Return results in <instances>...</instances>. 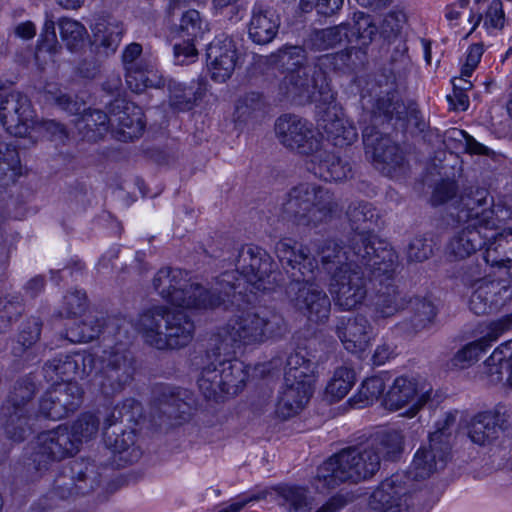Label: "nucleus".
Listing matches in <instances>:
<instances>
[{
    "label": "nucleus",
    "instance_id": "nucleus-1",
    "mask_svg": "<svg viewBox=\"0 0 512 512\" xmlns=\"http://www.w3.org/2000/svg\"><path fill=\"white\" fill-rule=\"evenodd\" d=\"M287 325L281 314L270 309L244 312L230 319L211 337L208 356L213 361L198 378L206 399L218 401L225 394L237 395L248 377L245 365L235 355L244 346L261 345L282 338Z\"/></svg>",
    "mask_w": 512,
    "mask_h": 512
},
{
    "label": "nucleus",
    "instance_id": "nucleus-2",
    "mask_svg": "<svg viewBox=\"0 0 512 512\" xmlns=\"http://www.w3.org/2000/svg\"><path fill=\"white\" fill-rule=\"evenodd\" d=\"M107 333L108 343L99 357L100 368L94 382L106 396L120 393L136 371L135 358L130 350L134 338V323L124 316L87 317L77 330L69 329L66 338L73 343L90 342L100 333Z\"/></svg>",
    "mask_w": 512,
    "mask_h": 512
},
{
    "label": "nucleus",
    "instance_id": "nucleus-3",
    "mask_svg": "<svg viewBox=\"0 0 512 512\" xmlns=\"http://www.w3.org/2000/svg\"><path fill=\"white\" fill-rule=\"evenodd\" d=\"M275 252L291 278L286 293L294 307L312 322L327 321L331 302L326 292L312 282L318 261L311 256L310 249L284 238L277 242Z\"/></svg>",
    "mask_w": 512,
    "mask_h": 512
},
{
    "label": "nucleus",
    "instance_id": "nucleus-4",
    "mask_svg": "<svg viewBox=\"0 0 512 512\" xmlns=\"http://www.w3.org/2000/svg\"><path fill=\"white\" fill-rule=\"evenodd\" d=\"M235 270L226 271L218 276L214 286L216 294L229 298L232 293L239 295L272 291L284 283L283 275L274 269L271 256L261 247L244 245L234 259Z\"/></svg>",
    "mask_w": 512,
    "mask_h": 512
},
{
    "label": "nucleus",
    "instance_id": "nucleus-5",
    "mask_svg": "<svg viewBox=\"0 0 512 512\" xmlns=\"http://www.w3.org/2000/svg\"><path fill=\"white\" fill-rule=\"evenodd\" d=\"M304 52L299 46H289L279 51V61L289 70L281 81L280 89L288 97L314 102L318 108L334 103L336 93L328 82L326 72L320 70L317 62L303 65Z\"/></svg>",
    "mask_w": 512,
    "mask_h": 512
},
{
    "label": "nucleus",
    "instance_id": "nucleus-6",
    "mask_svg": "<svg viewBox=\"0 0 512 512\" xmlns=\"http://www.w3.org/2000/svg\"><path fill=\"white\" fill-rule=\"evenodd\" d=\"M144 342L158 350H176L189 345L194 337V321L180 310L165 305L144 310L134 324Z\"/></svg>",
    "mask_w": 512,
    "mask_h": 512
},
{
    "label": "nucleus",
    "instance_id": "nucleus-7",
    "mask_svg": "<svg viewBox=\"0 0 512 512\" xmlns=\"http://www.w3.org/2000/svg\"><path fill=\"white\" fill-rule=\"evenodd\" d=\"M341 211L339 199L329 189L315 183H300L286 194L283 219L298 226L316 227Z\"/></svg>",
    "mask_w": 512,
    "mask_h": 512
},
{
    "label": "nucleus",
    "instance_id": "nucleus-8",
    "mask_svg": "<svg viewBox=\"0 0 512 512\" xmlns=\"http://www.w3.org/2000/svg\"><path fill=\"white\" fill-rule=\"evenodd\" d=\"M381 462L367 442L342 449L317 469L318 489H333L345 482L357 483L373 477Z\"/></svg>",
    "mask_w": 512,
    "mask_h": 512
},
{
    "label": "nucleus",
    "instance_id": "nucleus-9",
    "mask_svg": "<svg viewBox=\"0 0 512 512\" xmlns=\"http://www.w3.org/2000/svg\"><path fill=\"white\" fill-rule=\"evenodd\" d=\"M153 288L167 302L187 309H214L223 304V297L216 294L214 284L204 288L191 283L187 273L178 268L160 269L153 278Z\"/></svg>",
    "mask_w": 512,
    "mask_h": 512
},
{
    "label": "nucleus",
    "instance_id": "nucleus-10",
    "mask_svg": "<svg viewBox=\"0 0 512 512\" xmlns=\"http://www.w3.org/2000/svg\"><path fill=\"white\" fill-rule=\"evenodd\" d=\"M35 393L36 385L32 379L21 378L14 383L2 406L5 433L13 441H23L30 431Z\"/></svg>",
    "mask_w": 512,
    "mask_h": 512
},
{
    "label": "nucleus",
    "instance_id": "nucleus-11",
    "mask_svg": "<svg viewBox=\"0 0 512 512\" xmlns=\"http://www.w3.org/2000/svg\"><path fill=\"white\" fill-rule=\"evenodd\" d=\"M433 387L425 379L396 377L385 394V407L391 411L407 408L404 415L414 417L432 398Z\"/></svg>",
    "mask_w": 512,
    "mask_h": 512
},
{
    "label": "nucleus",
    "instance_id": "nucleus-12",
    "mask_svg": "<svg viewBox=\"0 0 512 512\" xmlns=\"http://www.w3.org/2000/svg\"><path fill=\"white\" fill-rule=\"evenodd\" d=\"M78 451L77 440L71 434L69 427L59 425L37 435L33 461L37 470L45 471L53 464L73 457Z\"/></svg>",
    "mask_w": 512,
    "mask_h": 512
},
{
    "label": "nucleus",
    "instance_id": "nucleus-13",
    "mask_svg": "<svg viewBox=\"0 0 512 512\" xmlns=\"http://www.w3.org/2000/svg\"><path fill=\"white\" fill-rule=\"evenodd\" d=\"M275 134L283 146L308 157L322 143V135L314 125L294 114H284L276 120Z\"/></svg>",
    "mask_w": 512,
    "mask_h": 512
},
{
    "label": "nucleus",
    "instance_id": "nucleus-14",
    "mask_svg": "<svg viewBox=\"0 0 512 512\" xmlns=\"http://www.w3.org/2000/svg\"><path fill=\"white\" fill-rule=\"evenodd\" d=\"M329 292L340 309L349 311L363 303L367 296V283L361 266L337 271L329 281Z\"/></svg>",
    "mask_w": 512,
    "mask_h": 512
},
{
    "label": "nucleus",
    "instance_id": "nucleus-15",
    "mask_svg": "<svg viewBox=\"0 0 512 512\" xmlns=\"http://www.w3.org/2000/svg\"><path fill=\"white\" fill-rule=\"evenodd\" d=\"M82 395L77 382L55 383L40 398L39 413L45 418L61 420L80 407Z\"/></svg>",
    "mask_w": 512,
    "mask_h": 512
},
{
    "label": "nucleus",
    "instance_id": "nucleus-16",
    "mask_svg": "<svg viewBox=\"0 0 512 512\" xmlns=\"http://www.w3.org/2000/svg\"><path fill=\"white\" fill-rule=\"evenodd\" d=\"M100 474L96 464L77 459L70 463L63 474L55 479V492L60 498L84 495L98 487Z\"/></svg>",
    "mask_w": 512,
    "mask_h": 512
},
{
    "label": "nucleus",
    "instance_id": "nucleus-17",
    "mask_svg": "<svg viewBox=\"0 0 512 512\" xmlns=\"http://www.w3.org/2000/svg\"><path fill=\"white\" fill-rule=\"evenodd\" d=\"M351 250L358 260V264L368 268L375 276L386 275L390 277L398 266L396 251L376 235L366 241L365 244L353 242Z\"/></svg>",
    "mask_w": 512,
    "mask_h": 512
},
{
    "label": "nucleus",
    "instance_id": "nucleus-18",
    "mask_svg": "<svg viewBox=\"0 0 512 512\" xmlns=\"http://www.w3.org/2000/svg\"><path fill=\"white\" fill-rule=\"evenodd\" d=\"M363 144L366 156L386 175H392L404 162L398 145L375 127H363Z\"/></svg>",
    "mask_w": 512,
    "mask_h": 512
},
{
    "label": "nucleus",
    "instance_id": "nucleus-19",
    "mask_svg": "<svg viewBox=\"0 0 512 512\" xmlns=\"http://www.w3.org/2000/svg\"><path fill=\"white\" fill-rule=\"evenodd\" d=\"M0 120L6 131L16 137L26 136L36 124L29 98L20 92L9 93L0 106Z\"/></svg>",
    "mask_w": 512,
    "mask_h": 512
},
{
    "label": "nucleus",
    "instance_id": "nucleus-20",
    "mask_svg": "<svg viewBox=\"0 0 512 512\" xmlns=\"http://www.w3.org/2000/svg\"><path fill=\"white\" fill-rule=\"evenodd\" d=\"M108 111L112 133L117 140L127 142L142 134L145 123L139 106L117 98L109 104Z\"/></svg>",
    "mask_w": 512,
    "mask_h": 512
},
{
    "label": "nucleus",
    "instance_id": "nucleus-21",
    "mask_svg": "<svg viewBox=\"0 0 512 512\" xmlns=\"http://www.w3.org/2000/svg\"><path fill=\"white\" fill-rule=\"evenodd\" d=\"M512 327V316L507 315L501 319L493 321L485 326L481 331L482 336L472 341L456 352L452 358V366L465 369L478 361L480 355L484 353L493 342Z\"/></svg>",
    "mask_w": 512,
    "mask_h": 512
},
{
    "label": "nucleus",
    "instance_id": "nucleus-22",
    "mask_svg": "<svg viewBox=\"0 0 512 512\" xmlns=\"http://www.w3.org/2000/svg\"><path fill=\"white\" fill-rule=\"evenodd\" d=\"M96 359L89 353H75L73 355H63L45 363L43 370L45 378L56 382L61 379L62 382L72 381V379L85 378L92 375L96 369Z\"/></svg>",
    "mask_w": 512,
    "mask_h": 512
},
{
    "label": "nucleus",
    "instance_id": "nucleus-23",
    "mask_svg": "<svg viewBox=\"0 0 512 512\" xmlns=\"http://www.w3.org/2000/svg\"><path fill=\"white\" fill-rule=\"evenodd\" d=\"M117 418L114 414L108 416L103 425V440L106 447L114 454L118 465L137 462L142 451L135 446V433L132 430L123 431L116 427Z\"/></svg>",
    "mask_w": 512,
    "mask_h": 512
},
{
    "label": "nucleus",
    "instance_id": "nucleus-24",
    "mask_svg": "<svg viewBox=\"0 0 512 512\" xmlns=\"http://www.w3.org/2000/svg\"><path fill=\"white\" fill-rule=\"evenodd\" d=\"M206 57L211 78L219 83L225 82L232 76L238 59L234 40L226 35L217 36L208 45Z\"/></svg>",
    "mask_w": 512,
    "mask_h": 512
},
{
    "label": "nucleus",
    "instance_id": "nucleus-25",
    "mask_svg": "<svg viewBox=\"0 0 512 512\" xmlns=\"http://www.w3.org/2000/svg\"><path fill=\"white\" fill-rule=\"evenodd\" d=\"M404 476L395 474L385 479L371 495V504L378 512H406L407 488Z\"/></svg>",
    "mask_w": 512,
    "mask_h": 512
},
{
    "label": "nucleus",
    "instance_id": "nucleus-26",
    "mask_svg": "<svg viewBox=\"0 0 512 512\" xmlns=\"http://www.w3.org/2000/svg\"><path fill=\"white\" fill-rule=\"evenodd\" d=\"M448 455L447 443L442 446H432V442L429 441L427 445L421 446L415 453L407 472L408 477L413 480L429 478L433 473L445 467Z\"/></svg>",
    "mask_w": 512,
    "mask_h": 512
},
{
    "label": "nucleus",
    "instance_id": "nucleus-27",
    "mask_svg": "<svg viewBox=\"0 0 512 512\" xmlns=\"http://www.w3.org/2000/svg\"><path fill=\"white\" fill-rule=\"evenodd\" d=\"M280 27V17L276 11L262 3L256 2L251 9L248 23L249 38L256 44L270 43L277 35Z\"/></svg>",
    "mask_w": 512,
    "mask_h": 512
},
{
    "label": "nucleus",
    "instance_id": "nucleus-28",
    "mask_svg": "<svg viewBox=\"0 0 512 512\" xmlns=\"http://www.w3.org/2000/svg\"><path fill=\"white\" fill-rule=\"evenodd\" d=\"M307 162V169L325 181H342L351 174V167L335 153L328 151L321 143Z\"/></svg>",
    "mask_w": 512,
    "mask_h": 512
},
{
    "label": "nucleus",
    "instance_id": "nucleus-29",
    "mask_svg": "<svg viewBox=\"0 0 512 512\" xmlns=\"http://www.w3.org/2000/svg\"><path fill=\"white\" fill-rule=\"evenodd\" d=\"M313 387L314 385L308 382L284 381L276 404V415L286 420L299 414L309 402Z\"/></svg>",
    "mask_w": 512,
    "mask_h": 512
},
{
    "label": "nucleus",
    "instance_id": "nucleus-30",
    "mask_svg": "<svg viewBox=\"0 0 512 512\" xmlns=\"http://www.w3.org/2000/svg\"><path fill=\"white\" fill-rule=\"evenodd\" d=\"M325 107L322 117L323 129L328 138L335 146H348L354 143L358 138L356 127L344 117L341 108L334 103L323 104Z\"/></svg>",
    "mask_w": 512,
    "mask_h": 512
},
{
    "label": "nucleus",
    "instance_id": "nucleus-31",
    "mask_svg": "<svg viewBox=\"0 0 512 512\" xmlns=\"http://www.w3.org/2000/svg\"><path fill=\"white\" fill-rule=\"evenodd\" d=\"M503 422L504 414L500 408L479 412L468 422L467 435L477 445L491 444L498 439Z\"/></svg>",
    "mask_w": 512,
    "mask_h": 512
},
{
    "label": "nucleus",
    "instance_id": "nucleus-32",
    "mask_svg": "<svg viewBox=\"0 0 512 512\" xmlns=\"http://www.w3.org/2000/svg\"><path fill=\"white\" fill-rule=\"evenodd\" d=\"M406 105L399 99L394 91H388L378 96L371 103L370 111L362 114L360 123L364 127H375L386 121L403 119Z\"/></svg>",
    "mask_w": 512,
    "mask_h": 512
},
{
    "label": "nucleus",
    "instance_id": "nucleus-33",
    "mask_svg": "<svg viewBox=\"0 0 512 512\" xmlns=\"http://www.w3.org/2000/svg\"><path fill=\"white\" fill-rule=\"evenodd\" d=\"M336 333L344 348L355 353L363 351L368 345L372 327L366 317L357 315L340 319L336 326Z\"/></svg>",
    "mask_w": 512,
    "mask_h": 512
},
{
    "label": "nucleus",
    "instance_id": "nucleus-34",
    "mask_svg": "<svg viewBox=\"0 0 512 512\" xmlns=\"http://www.w3.org/2000/svg\"><path fill=\"white\" fill-rule=\"evenodd\" d=\"M486 238L488 233L477 229L475 225H465L450 238L446 247L447 257L451 261L463 260L482 248Z\"/></svg>",
    "mask_w": 512,
    "mask_h": 512
},
{
    "label": "nucleus",
    "instance_id": "nucleus-35",
    "mask_svg": "<svg viewBox=\"0 0 512 512\" xmlns=\"http://www.w3.org/2000/svg\"><path fill=\"white\" fill-rule=\"evenodd\" d=\"M315 246L321 266L330 277L337 271L343 272L358 265V260L354 257L350 246L347 251L337 241L331 239L323 240Z\"/></svg>",
    "mask_w": 512,
    "mask_h": 512
},
{
    "label": "nucleus",
    "instance_id": "nucleus-36",
    "mask_svg": "<svg viewBox=\"0 0 512 512\" xmlns=\"http://www.w3.org/2000/svg\"><path fill=\"white\" fill-rule=\"evenodd\" d=\"M347 217L354 231L350 238V246L353 242L365 244L370 238L374 237L372 233L373 226L377 224L378 215L372 204L368 202L351 203L347 210Z\"/></svg>",
    "mask_w": 512,
    "mask_h": 512
},
{
    "label": "nucleus",
    "instance_id": "nucleus-37",
    "mask_svg": "<svg viewBox=\"0 0 512 512\" xmlns=\"http://www.w3.org/2000/svg\"><path fill=\"white\" fill-rule=\"evenodd\" d=\"M502 291L507 293L508 289L500 282H482L469 298V309L479 316L498 311L505 300Z\"/></svg>",
    "mask_w": 512,
    "mask_h": 512
},
{
    "label": "nucleus",
    "instance_id": "nucleus-38",
    "mask_svg": "<svg viewBox=\"0 0 512 512\" xmlns=\"http://www.w3.org/2000/svg\"><path fill=\"white\" fill-rule=\"evenodd\" d=\"M484 245L483 260L486 266L510 267L512 264V228L504 229L495 235L492 232L488 233Z\"/></svg>",
    "mask_w": 512,
    "mask_h": 512
},
{
    "label": "nucleus",
    "instance_id": "nucleus-39",
    "mask_svg": "<svg viewBox=\"0 0 512 512\" xmlns=\"http://www.w3.org/2000/svg\"><path fill=\"white\" fill-rule=\"evenodd\" d=\"M275 501L287 512H310L315 500L309 489L297 485H281L273 488Z\"/></svg>",
    "mask_w": 512,
    "mask_h": 512
},
{
    "label": "nucleus",
    "instance_id": "nucleus-40",
    "mask_svg": "<svg viewBox=\"0 0 512 512\" xmlns=\"http://www.w3.org/2000/svg\"><path fill=\"white\" fill-rule=\"evenodd\" d=\"M375 451L379 461H394L400 457L404 447V436L398 430H385L371 436L366 441Z\"/></svg>",
    "mask_w": 512,
    "mask_h": 512
},
{
    "label": "nucleus",
    "instance_id": "nucleus-41",
    "mask_svg": "<svg viewBox=\"0 0 512 512\" xmlns=\"http://www.w3.org/2000/svg\"><path fill=\"white\" fill-rule=\"evenodd\" d=\"M75 127L82 139L92 142L98 141L111 128L109 113H104L101 110L83 109V114L75 120Z\"/></svg>",
    "mask_w": 512,
    "mask_h": 512
},
{
    "label": "nucleus",
    "instance_id": "nucleus-42",
    "mask_svg": "<svg viewBox=\"0 0 512 512\" xmlns=\"http://www.w3.org/2000/svg\"><path fill=\"white\" fill-rule=\"evenodd\" d=\"M316 364L307 358L306 351H295L291 353L286 360L284 370V381L287 382H315Z\"/></svg>",
    "mask_w": 512,
    "mask_h": 512
},
{
    "label": "nucleus",
    "instance_id": "nucleus-43",
    "mask_svg": "<svg viewBox=\"0 0 512 512\" xmlns=\"http://www.w3.org/2000/svg\"><path fill=\"white\" fill-rule=\"evenodd\" d=\"M266 103L260 93L250 92L240 97L236 104L234 118L240 124H253L264 118Z\"/></svg>",
    "mask_w": 512,
    "mask_h": 512
},
{
    "label": "nucleus",
    "instance_id": "nucleus-44",
    "mask_svg": "<svg viewBox=\"0 0 512 512\" xmlns=\"http://www.w3.org/2000/svg\"><path fill=\"white\" fill-rule=\"evenodd\" d=\"M125 72L127 86L135 93H141L147 88L159 87L163 82L150 62L131 66Z\"/></svg>",
    "mask_w": 512,
    "mask_h": 512
},
{
    "label": "nucleus",
    "instance_id": "nucleus-45",
    "mask_svg": "<svg viewBox=\"0 0 512 512\" xmlns=\"http://www.w3.org/2000/svg\"><path fill=\"white\" fill-rule=\"evenodd\" d=\"M189 392L187 390L163 387L160 389L157 400L161 411L169 417H180L186 414L190 404L188 403Z\"/></svg>",
    "mask_w": 512,
    "mask_h": 512
},
{
    "label": "nucleus",
    "instance_id": "nucleus-46",
    "mask_svg": "<svg viewBox=\"0 0 512 512\" xmlns=\"http://www.w3.org/2000/svg\"><path fill=\"white\" fill-rule=\"evenodd\" d=\"M347 24H340L338 26L315 30L313 31L307 41V45L315 51H322L334 48L335 46L346 42L349 38Z\"/></svg>",
    "mask_w": 512,
    "mask_h": 512
},
{
    "label": "nucleus",
    "instance_id": "nucleus-47",
    "mask_svg": "<svg viewBox=\"0 0 512 512\" xmlns=\"http://www.w3.org/2000/svg\"><path fill=\"white\" fill-rule=\"evenodd\" d=\"M21 172L17 146L14 143H0V185L14 183Z\"/></svg>",
    "mask_w": 512,
    "mask_h": 512
},
{
    "label": "nucleus",
    "instance_id": "nucleus-48",
    "mask_svg": "<svg viewBox=\"0 0 512 512\" xmlns=\"http://www.w3.org/2000/svg\"><path fill=\"white\" fill-rule=\"evenodd\" d=\"M348 25L349 38L347 43H355L359 47L368 46L378 33V26L372 17L363 12H357L353 17V24Z\"/></svg>",
    "mask_w": 512,
    "mask_h": 512
},
{
    "label": "nucleus",
    "instance_id": "nucleus-49",
    "mask_svg": "<svg viewBox=\"0 0 512 512\" xmlns=\"http://www.w3.org/2000/svg\"><path fill=\"white\" fill-rule=\"evenodd\" d=\"M353 54L361 62L360 55L364 52L357 47H351L341 52L325 54L317 58V64L320 70L326 72V76L329 71H346L353 70L357 67L358 63L353 59Z\"/></svg>",
    "mask_w": 512,
    "mask_h": 512
},
{
    "label": "nucleus",
    "instance_id": "nucleus-50",
    "mask_svg": "<svg viewBox=\"0 0 512 512\" xmlns=\"http://www.w3.org/2000/svg\"><path fill=\"white\" fill-rule=\"evenodd\" d=\"M488 191L480 187H469L460 196L456 219L459 223H470L474 208L491 204Z\"/></svg>",
    "mask_w": 512,
    "mask_h": 512
},
{
    "label": "nucleus",
    "instance_id": "nucleus-51",
    "mask_svg": "<svg viewBox=\"0 0 512 512\" xmlns=\"http://www.w3.org/2000/svg\"><path fill=\"white\" fill-rule=\"evenodd\" d=\"M355 372L352 368L341 366L335 369L325 390V396L330 402L343 399L355 383Z\"/></svg>",
    "mask_w": 512,
    "mask_h": 512
},
{
    "label": "nucleus",
    "instance_id": "nucleus-52",
    "mask_svg": "<svg viewBox=\"0 0 512 512\" xmlns=\"http://www.w3.org/2000/svg\"><path fill=\"white\" fill-rule=\"evenodd\" d=\"M61 40L66 48L72 52L81 49L88 37L85 26L72 18L62 17L58 20Z\"/></svg>",
    "mask_w": 512,
    "mask_h": 512
},
{
    "label": "nucleus",
    "instance_id": "nucleus-53",
    "mask_svg": "<svg viewBox=\"0 0 512 512\" xmlns=\"http://www.w3.org/2000/svg\"><path fill=\"white\" fill-rule=\"evenodd\" d=\"M374 305L375 317L387 318L403 309L405 301L394 286H387L384 291H379Z\"/></svg>",
    "mask_w": 512,
    "mask_h": 512
},
{
    "label": "nucleus",
    "instance_id": "nucleus-54",
    "mask_svg": "<svg viewBox=\"0 0 512 512\" xmlns=\"http://www.w3.org/2000/svg\"><path fill=\"white\" fill-rule=\"evenodd\" d=\"M412 315L409 320L410 332H418L427 328L436 316L434 304L426 299L416 298L411 301Z\"/></svg>",
    "mask_w": 512,
    "mask_h": 512
},
{
    "label": "nucleus",
    "instance_id": "nucleus-55",
    "mask_svg": "<svg viewBox=\"0 0 512 512\" xmlns=\"http://www.w3.org/2000/svg\"><path fill=\"white\" fill-rule=\"evenodd\" d=\"M44 99L47 103L56 105L60 109L72 115L79 114L84 105L76 98L64 93L59 87H57L54 84H48L45 87Z\"/></svg>",
    "mask_w": 512,
    "mask_h": 512
},
{
    "label": "nucleus",
    "instance_id": "nucleus-56",
    "mask_svg": "<svg viewBox=\"0 0 512 512\" xmlns=\"http://www.w3.org/2000/svg\"><path fill=\"white\" fill-rule=\"evenodd\" d=\"M506 344L498 346L486 359L483 367V374L491 384H497L503 380L506 372Z\"/></svg>",
    "mask_w": 512,
    "mask_h": 512
},
{
    "label": "nucleus",
    "instance_id": "nucleus-57",
    "mask_svg": "<svg viewBox=\"0 0 512 512\" xmlns=\"http://www.w3.org/2000/svg\"><path fill=\"white\" fill-rule=\"evenodd\" d=\"M169 91L170 105L179 111L192 109L196 100L201 97L199 89L195 90L193 87H188L180 83L171 84Z\"/></svg>",
    "mask_w": 512,
    "mask_h": 512
},
{
    "label": "nucleus",
    "instance_id": "nucleus-58",
    "mask_svg": "<svg viewBox=\"0 0 512 512\" xmlns=\"http://www.w3.org/2000/svg\"><path fill=\"white\" fill-rule=\"evenodd\" d=\"M100 420L91 413L81 414L69 428L71 434L77 440V448L83 441H88L98 433Z\"/></svg>",
    "mask_w": 512,
    "mask_h": 512
},
{
    "label": "nucleus",
    "instance_id": "nucleus-59",
    "mask_svg": "<svg viewBox=\"0 0 512 512\" xmlns=\"http://www.w3.org/2000/svg\"><path fill=\"white\" fill-rule=\"evenodd\" d=\"M122 29L116 25L98 23L94 29L95 42L110 51H115L122 38Z\"/></svg>",
    "mask_w": 512,
    "mask_h": 512
},
{
    "label": "nucleus",
    "instance_id": "nucleus-60",
    "mask_svg": "<svg viewBox=\"0 0 512 512\" xmlns=\"http://www.w3.org/2000/svg\"><path fill=\"white\" fill-rule=\"evenodd\" d=\"M180 30L189 40H194L203 36L207 30V24L202 20L197 10L191 9L183 13Z\"/></svg>",
    "mask_w": 512,
    "mask_h": 512
},
{
    "label": "nucleus",
    "instance_id": "nucleus-61",
    "mask_svg": "<svg viewBox=\"0 0 512 512\" xmlns=\"http://www.w3.org/2000/svg\"><path fill=\"white\" fill-rule=\"evenodd\" d=\"M385 389V380L381 375L372 376L363 381L359 391V402L363 406L372 404L383 394Z\"/></svg>",
    "mask_w": 512,
    "mask_h": 512
},
{
    "label": "nucleus",
    "instance_id": "nucleus-62",
    "mask_svg": "<svg viewBox=\"0 0 512 512\" xmlns=\"http://www.w3.org/2000/svg\"><path fill=\"white\" fill-rule=\"evenodd\" d=\"M494 210L491 204L481 208H474L471 213L470 223H462L463 225H475V227L483 232L490 233L497 229L498 220L494 217Z\"/></svg>",
    "mask_w": 512,
    "mask_h": 512
},
{
    "label": "nucleus",
    "instance_id": "nucleus-63",
    "mask_svg": "<svg viewBox=\"0 0 512 512\" xmlns=\"http://www.w3.org/2000/svg\"><path fill=\"white\" fill-rule=\"evenodd\" d=\"M457 414V411L447 412L444 418L437 422V429L429 435V441L432 442V446H442L447 443L448 451H450V430L456 422Z\"/></svg>",
    "mask_w": 512,
    "mask_h": 512
},
{
    "label": "nucleus",
    "instance_id": "nucleus-64",
    "mask_svg": "<svg viewBox=\"0 0 512 512\" xmlns=\"http://www.w3.org/2000/svg\"><path fill=\"white\" fill-rule=\"evenodd\" d=\"M87 306V298L85 292L74 290L64 296L61 316L75 317L81 315Z\"/></svg>",
    "mask_w": 512,
    "mask_h": 512
}]
</instances>
